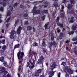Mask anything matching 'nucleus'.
<instances>
[{
  "label": "nucleus",
  "instance_id": "49",
  "mask_svg": "<svg viewBox=\"0 0 77 77\" xmlns=\"http://www.w3.org/2000/svg\"><path fill=\"white\" fill-rule=\"evenodd\" d=\"M37 19H38V18H34L33 20H32V21H33V22H35V21H36V20H37Z\"/></svg>",
  "mask_w": 77,
  "mask_h": 77
},
{
  "label": "nucleus",
  "instance_id": "32",
  "mask_svg": "<svg viewBox=\"0 0 77 77\" xmlns=\"http://www.w3.org/2000/svg\"><path fill=\"white\" fill-rule=\"evenodd\" d=\"M52 46V44L51 43H49V47L51 50V46Z\"/></svg>",
  "mask_w": 77,
  "mask_h": 77
},
{
  "label": "nucleus",
  "instance_id": "44",
  "mask_svg": "<svg viewBox=\"0 0 77 77\" xmlns=\"http://www.w3.org/2000/svg\"><path fill=\"white\" fill-rule=\"evenodd\" d=\"M51 43L53 45H55L56 44V43L54 42H51Z\"/></svg>",
  "mask_w": 77,
  "mask_h": 77
},
{
  "label": "nucleus",
  "instance_id": "38",
  "mask_svg": "<svg viewBox=\"0 0 77 77\" xmlns=\"http://www.w3.org/2000/svg\"><path fill=\"white\" fill-rule=\"evenodd\" d=\"M32 45L33 47H35V46H37L38 44L36 42H35L32 44Z\"/></svg>",
  "mask_w": 77,
  "mask_h": 77
},
{
  "label": "nucleus",
  "instance_id": "29",
  "mask_svg": "<svg viewBox=\"0 0 77 77\" xmlns=\"http://www.w3.org/2000/svg\"><path fill=\"white\" fill-rule=\"evenodd\" d=\"M32 27L30 26H28L27 27V30H32Z\"/></svg>",
  "mask_w": 77,
  "mask_h": 77
},
{
  "label": "nucleus",
  "instance_id": "60",
  "mask_svg": "<svg viewBox=\"0 0 77 77\" xmlns=\"http://www.w3.org/2000/svg\"><path fill=\"white\" fill-rule=\"evenodd\" d=\"M58 77H60V72H59L58 75Z\"/></svg>",
  "mask_w": 77,
  "mask_h": 77
},
{
  "label": "nucleus",
  "instance_id": "14",
  "mask_svg": "<svg viewBox=\"0 0 77 77\" xmlns=\"http://www.w3.org/2000/svg\"><path fill=\"white\" fill-rule=\"evenodd\" d=\"M47 41V40H46V39H44L43 40V42L42 44V47H45V41Z\"/></svg>",
  "mask_w": 77,
  "mask_h": 77
},
{
  "label": "nucleus",
  "instance_id": "55",
  "mask_svg": "<svg viewBox=\"0 0 77 77\" xmlns=\"http://www.w3.org/2000/svg\"><path fill=\"white\" fill-rule=\"evenodd\" d=\"M9 23H7L6 25V27L7 28H8V27H9Z\"/></svg>",
  "mask_w": 77,
  "mask_h": 77
},
{
  "label": "nucleus",
  "instance_id": "13",
  "mask_svg": "<svg viewBox=\"0 0 77 77\" xmlns=\"http://www.w3.org/2000/svg\"><path fill=\"white\" fill-rule=\"evenodd\" d=\"M27 11H25L23 12V17L25 18L26 17H28V14H27Z\"/></svg>",
  "mask_w": 77,
  "mask_h": 77
},
{
  "label": "nucleus",
  "instance_id": "51",
  "mask_svg": "<svg viewBox=\"0 0 77 77\" xmlns=\"http://www.w3.org/2000/svg\"><path fill=\"white\" fill-rule=\"evenodd\" d=\"M18 21H19V20H17L15 22V24L17 25L18 23Z\"/></svg>",
  "mask_w": 77,
  "mask_h": 77
},
{
  "label": "nucleus",
  "instance_id": "33",
  "mask_svg": "<svg viewBox=\"0 0 77 77\" xmlns=\"http://www.w3.org/2000/svg\"><path fill=\"white\" fill-rule=\"evenodd\" d=\"M4 57H2L1 58H0V61H1V62H3L4 61Z\"/></svg>",
  "mask_w": 77,
  "mask_h": 77
},
{
  "label": "nucleus",
  "instance_id": "18",
  "mask_svg": "<svg viewBox=\"0 0 77 77\" xmlns=\"http://www.w3.org/2000/svg\"><path fill=\"white\" fill-rule=\"evenodd\" d=\"M50 35H51V40L52 41L54 40V37L53 36V32H52L51 33H50L49 34Z\"/></svg>",
  "mask_w": 77,
  "mask_h": 77
},
{
  "label": "nucleus",
  "instance_id": "23",
  "mask_svg": "<svg viewBox=\"0 0 77 77\" xmlns=\"http://www.w3.org/2000/svg\"><path fill=\"white\" fill-rule=\"evenodd\" d=\"M56 72V71L53 72L52 71H51L50 72V74L51 75H54V73Z\"/></svg>",
  "mask_w": 77,
  "mask_h": 77
},
{
  "label": "nucleus",
  "instance_id": "64",
  "mask_svg": "<svg viewBox=\"0 0 77 77\" xmlns=\"http://www.w3.org/2000/svg\"><path fill=\"white\" fill-rule=\"evenodd\" d=\"M10 62H11V63H14V60H12L11 61V60H10Z\"/></svg>",
  "mask_w": 77,
  "mask_h": 77
},
{
  "label": "nucleus",
  "instance_id": "9",
  "mask_svg": "<svg viewBox=\"0 0 77 77\" xmlns=\"http://www.w3.org/2000/svg\"><path fill=\"white\" fill-rule=\"evenodd\" d=\"M11 35H10V38L11 39H14L15 38V32L14 30H12L11 33Z\"/></svg>",
  "mask_w": 77,
  "mask_h": 77
},
{
  "label": "nucleus",
  "instance_id": "26",
  "mask_svg": "<svg viewBox=\"0 0 77 77\" xmlns=\"http://www.w3.org/2000/svg\"><path fill=\"white\" fill-rule=\"evenodd\" d=\"M19 47H20V44H18L15 45L14 48L15 49V48H19Z\"/></svg>",
  "mask_w": 77,
  "mask_h": 77
},
{
  "label": "nucleus",
  "instance_id": "56",
  "mask_svg": "<svg viewBox=\"0 0 77 77\" xmlns=\"http://www.w3.org/2000/svg\"><path fill=\"white\" fill-rule=\"evenodd\" d=\"M0 38H1V39H2V38H4V39H5V37L4 36H0Z\"/></svg>",
  "mask_w": 77,
  "mask_h": 77
},
{
  "label": "nucleus",
  "instance_id": "20",
  "mask_svg": "<svg viewBox=\"0 0 77 77\" xmlns=\"http://www.w3.org/2000/svg\"><path fill=\"white\" fill-rule=\"evenodd\" d=\"M0 5H3V6H6V4L5 2H2V1L0 0Z\"/></svg>",
  "mask_w": 77,
  "mask_h": 77
},
{
  "label": "nucleus",
  "instance_id": "62",
  "mask_svg": "<svg viewBox=\"0 0 77 77\" xmlns=\"http://www.w3.org/2000/svg\"><path fill=\"white\" fill-rule=\"evenodd\" d=\"M29 62H30V63H31V65H33V63H32V62H31V60H29Z\"/></svg>",
  "mask_w": 77,
  "mask_h": 77
},
{
  "label": "nucleus",
  "instance_id": "53",
  "mask_svg": "<svg viewBox=\"0 0 77 77\" xmlns=\"http://www.w3.org/2000/svg\"><path fill=\"white\" fill-rule=\"evenodd\" d=\"M66 2V0H63V3H65Z\"/></svg>",
  "mask_w": 77,
  "mask_h": 77
},
{
  "label": "nucleus",
  "instance_id": "6",
  "mask_svg": "<svg viewBox=\"0 0 77 77\" xmlns=\"http://www.w3.org/2000/svg\"><path fill=\"white\" fill-rule=\"evenodd\" d=\"M67 8L69 9V11H67V13H69L70 14H74V11L73 10L69 12L71 10V9H72V4H69Z\"/></svg>",
  "mask_w": 77,
  "mask_h": 77
},
{
  "label": "nucleus",
  "instance_id": "46",
  "mask_svg": "<svg viewBox=\"0 0 77 77\" xmlns=\"http://www.w3.org/2000/svg\"><path fill=\"white\" fill-rule=\"evenodd\" d=\"M1 18H2V14H0V23H2V20H1Z\"/></svg>",
  "mask_w": 77,
  "mask_h": 77
},
{
  "label": "nucleus",
  "instance_id": "59",
  "mask_svg": "<svg viewBox=\"0 0 77 77\" xmlns=\"http://www.w3.org/2000/svg\"><path fill=\"white\" fill-rule=\"evenodd\" d=\"M4 72L5 75H6L7 74V71H5V70Z\"/></svg>",
  "mask_w": 77,
  "mask_h": 77
},
{
  "label": "nucleus",
  "instance_id": "42",
  "mask_svg": "<svg viewBox=\"0 0 77 77\" xmlns=\"http://www.w3.org/2000/svg\"><path fill=\"white\" fill-rule=\"evenodd\" d=\"M10 19H11V17H9L6 20V23H8V22H9V21L10 20Z\"/></svg>",
  "mask_w": 77,
  "mask_h": 77
},
{
  "label": "nucleus",
  "instance_id": "52",
  "mask_svg": "<svg viewBox=\"0 0 77 77\" xmlns=\"http://www.w3.org/2000/svg\"><path fill=\"white\" fill-rule=\"evenodd\" d=\"M59 17H57V19L56 20V21L57 22H59Z\"/></svg>",
  "mask_w": 77,
  "mask_h": 77
},
{
  "label": "nucleus",
  "instance_id": "17",
  "mask_svg": "<svg viewBox=\"0 0 77 77\" xmlns=\"http://www.w3.org/2000/svg\"><path fill=\"white\" fill-rule=\"evenodd\" d=\"M2 68L3 69H2L0 70V73H3L5 70H6V68L4 67H2Z\"/></svg>",
  "mask_w": 77,
  "mask_h": 77
},
{
  "label": "nucleus",
  "instance_id": "1",
  "mask_svg": "<svg viewBox=\"0 0 77 77\" xmlns=\"http://www.w3.org/2000/svg\"><path fill=\"white\" fill-rule=\"evenodd\" d=\"M37 5L36 6L35 5L33 9L32 13L33 14V15H36V14H42L41 15L42 17V21H44L45 19V15L43 14H48V10H45L43 11H41L39 10L40 9H41V6L39 5L38 7H37Z\"/></svg>",
  "mask_w": 77,
  "mask_h": 77
},
{
  "label": "nucleus",
  "instance_id": "24",
  "mask_svg": "<svg viewBox=\"0 0 77 77\" xmlns=\"http://www.w3.org/2000/svg\"><path fill=\"white\" fill-rule=\"evenodd\" d=\"M62 36H63V33H61L60 34V36L59 37V39H62Z\"/></svg>",
  "mask_w": 77,
  "mask_h": 77
},
{
  "label": "nucleus",
  "instance_id": "4",
  "mask_svg": "<svg viewBox=\"0 0 77 77\" xmlns=\"http://www.w3.org/2000/svg\"><path fill=\"white\" fill-rule=\"evenodd\" d=\"M63 71L66 73H67V72H69V73L70 74H72L73 73V71L69 68V66L66 67L64 68Z\"/></svg>",
  "mask_w": 77,
  "mask_h": 77
},
{
  "label": "nucleus",
  "instance_id": "36",
  "mask_svg": "<svg viewBox=\"0 0 77 77\" xmlns=\"http://www.w3.org/2000/svg\"><path fill=\"white\" fill-rule=\"evenodd\" d=\"M75 63V60H73L71 61V64H74Z\"/></svg>",
  "mask_w": 77,
  "mask_h": 77
},
{
  "label": "nucleus",
  "instance_id": "37",
  "mask_svg": "<svg viewBox=\"0 0 77 77\" xmlns=\"http://www.w3.org/2000/svg\"><path fill=\"white\" fill-rule=\"evenodd\" d=\"M70 2L71 4H74L75 3V1L74 0H70Z\"/></svg>",
  "mask_w": 77,
  "mask_h": 77
},
{
  "label": "nucleus",
  "instance_id": "61",
  "mask_svg": "<svg viewBox=\"0 0 77 77\" xmlns=\"http://www.w3.org/2000/svg\"><path fill=\"white\" fill-rule=\"evenodd\" d=\"M28 24V21H26L25 22V24Z\"/></svg>",
  "mask_w": 77,
  "mask_h": 77
},
{
  "label": "nucleus",
  "instance_id": "12",
  "mask_svg": "<svg viewBox=\"0 0 77 77\" xmlns=\"http://www.w3.org/2000/svg\"><path fill=\"white\" fill-rule=\"evenodd\" d=\"M56 63L53 62V64L52 66L51 67V69L53 70V69H54L55 68H56Z\"/></svg>",
  "mask_w": 77,
  "mask_h": 77
},
{
  "label": "nucleus",
  "instance_id": "40",
  "mask_svg": "<svg viewBox=\"0 0 77 77\" xmlns=\"http://www.w3.org/2000/svg\"><path fill=\"white\" fill-rule=\"evenodd\" d=\"M41 71H42L41 70V69H39L37 70V72L38 74H39V73H41Z\"/></svg>",
  "mask_w": 77,
  "mask_h": 77
},
{
  "label": "nucleus",
  "instance_id": "50",
  "mask_svg": "<svg viewBox=\"0 0 77 77\" xmlns=\"http://www.w3.org/2000/svg\"><path fill=\"white\" fill-rule=\"evenodd\" d=\"M18 5V4H17V3H16L15 4H14V5H13V7H15V6H17V5Z\"/></svg>",
  "mask_w": 77,
  "mask_h": 77
},
{
  "label": "nucleus",
  "instance_id": "31",
  "mask_svg": "<svg viewBox=\"0 0 77 77\" xmlns=\"http://www.w3.org/2000/svg\"><path fill=\"white\" fill-rule=\"evenodd\" d=\"M0 11L1 12H3L4 11V8L3 7H0Z\"/></svg>",
  "mask_w": 77,
  "mask_h": 77
},
{
  "label": "nucleus",
  "instance_id": "7",
  "mask_svg": "<svg viewBox=\"0 0 77 77\" xmlns=\"http://www.w3.org/2000/svg\"><path fill=\"white\" fill-rule=\"evenodd\" d=\"M65 8L64 5H62L61 9L62 10L60 11V14H59V15H60L61 17L63 18H64V15L65 14L64 11H63V9Z\"/></svg>",
  "mask_w": 77,
  "mask_h": 77
},
{
  "label": "nucleus",
  "instance_id": "47",
  "mask_svg": "<svg viewBox=\"0 0 77 77\" xmlns=\"http://www.w3.org/2000/svg\"><path fill=\"white\" fill-rule=\"evenodd\" d=\"M70 42V40L69 39V40H67V41H66L65 43H66V44H68V43H69Z\"/></svg>",
  "mask_w": 77,
  "mask_h": 77
},
{
  "label": "nucleus",
  "instance_id": "35",
  "mask_svg": "<svg viewBox=\"0 0 77 77\" xmlns=\"http://www.w3.org/2000/svg\"><path fill=\"white\" fill-rule=\"evenodd\" d=\"M5 44V40L3 39V40H1V44Z\"/></svg>",
  "mask_w": 77,
  "mask_h": 77
},
{
  "label": "nucleus",
  "instance_id": "25",
  "mask_svg": "<svg viewBox=\"0 0 77 77\" xmlns=\"http://www.w3.org/2000/svg\"><path fill=\"white\" fill-rule=\"evenodd\" d=\"M39 59L41 60L42 61H43L44 60V57L42 56H41Z\"/></svg>",
  "mask_w": 77,
  "mask_h": 77
},
{
  "label": "nucleus",
  "instance_id": "16",
  "mask_svg": "<svg viewBox=\"0 0 77 77\" xmlns=\"http://www.w3.org/2000/svg\"><path fill=\"white\" fill-rule=\"evenodd\" d=\"M48 22L45 24V30H47V29H50V26H48Z\"/></svg>",
  "mask_w": 77,
  "mask_h": 77
},
{
  "label": "nucleus",
  "instance_id": "27",
  "mask_svg": "<svg viewBox=\"0 0 77 77\" xmlns=\"http://www.w3.org/2000/svg\"><path fill=\"white\" fill-rule=\"evenodd\" d=\"M57 15V14H56V12L54 11V14H53V17L54 18H55L56 17V15Z\"/></svg>",
  "mask_w": 77,
  "mask_h": 77
},
{
  "label": "nucleus",
  "instance_id": "5",
  "mask_svg": "<svg viewBox=\"0 0 77 77\" xmlns=\"http://www.w3.org/2000/svg\"><path fill=\"white\" fill-rule=\"evenodd\" d=\"M13 12V7L11 6V5H10L8 7V14L7 17H8V16H10L11 14H12Z\"/></svg>",
  "mask_w": 77,
  "mask_h": 77
},
{
  "label": "nucleus",
  "instance_id": "54",
  "mask_svg": "<svg viewBox=\"0 0 77 77\" xmlns=\"http://www.w3.org/2000/svg\"><path fill=\"white\" fill-rule=\"evenodd\" d=\"M65 75L66 77H69V74L68 73H66Z\"/></svg>",
  "mask_w": 77,
  "mask_h": 77
},
{
  "label": "nucleus",
  "instance_id": "22",
  "mask_svg": "<svg viewBox=\"0 0 77 77\" xmlns=\"http://www.w3.org/2000/svg\"><path fill=\"white\" fill-rule=\"evenodd\" d=\"M3 64L5 66H6V67L8 66V65L7 64V62L6 61H4Z\"/></svg>",
  "mask_w": 77,
  "mask_h": 77
},
{
  "label": "nucleus",
  "instance_id": "3",
  "mask_svg": "<svg viewBox=\"0 0 77 77\" xmlns=\"http://www.w3.org/2000/svg\"><path fill=\"white\" fill-rule=\"evenodd\" d=\"M42 3L43 5L42 6L43 8H46L47 6L46 5H48V1H46V0L39 2H35V5H38V4H39V3Z\"/></svg>",
  "mask_w": 77,
  "mask_h": 77
},
{
  "label": "nucleus",
  "instance_id": "39",
  "mask_svg": "<svg viewBox=\"0 0 77 77\" xmlns=\"http://www.w3.org/2000/svg\"><path fill=\"white\" fill-rule=\"evenodd\" d=\"M35 66V64H33V65L31 66H29V68H31L32 69H33V68H34V67Z\"/></svg>",
  "mask_w": 77,
  "mask_h": 77
},
{
  "label": "nucleus",
  "instance_id": "28",
  "mask_svg": "<svg viewBox=\"0 0 77 77\" xmlns=\"http://www.w3.org/2000/svg\"><path fill=\"white\" fill-rule=\"evenodd\" d=\"M57 26H60V27L61 28L63 27V24H61L59 23H57Z\"/></svg>",
  "mask_w": 77,
  "mask_h": 77
},
{
  "label": "nucleus",
  "instance_id": "15",
  "mask_svg": "<svg viewBox=\"0 0 77 77\" xmlns=\"http://www.w3.org/2000/svg\"><path fill=\"white\" fill-rule=\"evenodd\" d=\"M77 28V24L73 25L72 26V30H76Z\"/></svg>",
  "mask_w": 77,
  "mask_h": 77
},
{
  "label": "nucleus",
  "instance_id": "63",
  "mask_svg": "<svg viewBox=\"0 0 77 77\" xmlns=\"http://www.w3.org/2000/svg\"><path fill=\"white\" fill-rule=\"evenodd\" d=\"M57 32L58 33H59V32H60V30L58 29V30H57Z\"/></svg>",
  "mask_w": 77,
  "mask_h": 77
},
{
  "label": "nucleus",
  "instance_id": "43",
  "mask_svg": "<svg viewBox=\"0 0 77 77\" xmlns=\"http://www.w3.org/2000/svg\"><path fill=\"white\" fill-rule=\"evenodd\" d=\"M43 51L44 53H45V52H46L47 50H46L45 48H43Z\"/></svg>",
  "mask_w": 77,
  "mask_h": 77
},
{
  "label": "nucleus",
  "instance_id": "8",
  "mask_svg": "<svg viewBox=\"0 0 77 77\" xmlns=\"http://www.w3.org/2000/svg\"><path fill=\"white\" fill-rule=\"evenodd\" d=\"M32 54H33V55L34 56L35 58H36V56H37V54L36 53V52L31 50V48L30 50V51H29V56L30 57V56H32Z\"/></svg>",
  "mask_w": 77,
  "mask_h": 77
},
{
  "label": "nucleus",
  "instance_id": "11",
  "mask_svg": "<svg viewBox=\"0 0 77 77\" xmlns=\"http://www.w3.org/2000/svg\"><path fill=\"white\" fill-rule=\"evenodd\" d=\"M23 29V27L19 26L18 27V28L17 30V33L18 34V35H20V33H21V30Z\"/></svg>",
  "mask_w": 77,
  "mask_h": 77
},
{
  "label": "nucleus",
  "instance_id": "57",
  "mask_svg": "<svg viewBox=\"0 0 77 77\" xmlns=\"http://www.w3.org/2000/svg\"><path fill=\"white\" fill-rule=\"evenodd\" d=\"M32 60L33 62V64H34L35 65V61H36V60H34V59H33Z\"/></svg>",
  "mask_w": 77,
  "mask_h": 77
},
{
  "label": "nucleus",
  "instance_id": "30",
  "mask_svg": "<svg viewBox=\"0 0 77 77\" xmlns=\"http://www.w3.org/2000/svg\"><path fill=\"white\" fill-rule=\"evenodd\" d=\"M74 33V31H72L71 32H69L68 34H69V35H73Z\"/></svg>",
  "mask_w": 77,
  "mask_h": 77
},
{
  "label": "nucleus",
  "instance_id": "19",
  "mask_svg": "<svg viewBox=\"0 0 77 77\" xmlns=\"http://www.w3.org/2000/svg\"><path fill=\"white\" fill-rule=\"evenodd\" d=\"M54 6L56 8L58 7V6H59V5L58 4V3L57 2H55L54 3Z\"/></svg>",
  "mask_w": 77,
  "mask_h": 77
},
{
  "label": "nucleus",
  "instance_id": "21",
  "mask_svg": "<svg viewBox=\"0 0 77 77\" xmlns=\"http://www.w3.org/2000/svg\"><path fill=\"white\" fill-rule=\"evenodd\" d=\"M70 19V18H69V19ZM70 20H70L69 22L70 23H73L74 22V20H74V17H71Z\"/></svg>",
  "mask_w": 77,
  "mask_h": 77
},
{
  "label": "nucleus",
  "instance_id": "10",
  "mask_svg": "<svg viewBox=\"0 0 77 77\" xmlns=\"http://www.w3.org/2000/svg\"><path fill=\"white\" fill-rule=\"evenodd\" d=\"M29 6H28V5H26V6H23V3H21V5H20V8H21L22 9H28V8H29Z\"/></svg>",
  "mask_w": 77,
  "mask_h": 77
},
{
  "label": "nucleus",
  "instance_id": "58",
  "mask_svg": "<svg viewBox=\"0 0 77 77\" xmlns=\"http://www.w3.org/2000/svg\"><path fill=\"white\" fill-rule=\"evenodd\" d=\"M27 65H28L27 66V67H29V66H30V63H29L28 62L27 63Z\"/></svg>",
  "mask_w": 77,
  "mask_h": 77
},
{
  "label": "nucleus",
  "instance_id": "2",
  "mask_svg": "<svg viewBox=\"0 0 77 77\" xmlns=\"http://www.w3.org/2000/svg\"><path fill=\"white\" fill-rule=\"evenodd\" d=\"M20 52H18L17 54V57H18V59L19 60V71H21V65L22 64V63H23V56L24 55V52H22L21 53L20 55Z\"/></svg>",
  "mask_w": 77,
  "mask_h": 77
},
{
  "label": "nucleus",
  "instance_id": "45",
  "mask_svg": "<svg viewBox=\"0 0 77 77\" xmlns=\"http://www.w3.org/2000/svg\"><path fill=\"white\" fill-rule=\"evenodd\" d=\"M61 65H62L63 66H65V65H66V62H62V64H61Z\"/></svg>",
  "mask_w": 77,
  "mask_h": 77
},
{
  "label": "nucleus",
  "instance_id": "41",
  "mask_svg": "<svg viewBox=\"0 0 77 77\" xmlns=\"http://www.w3.org/2000/svg\"><path fill=\"white\" fill-rule=\"evenodd\" d=\"M2 49L3 50H6V46H3L2 47Z\"/></svg>",
  "mask_w": 77,
  "mask_h": 77
},
{
  "label": "nucleus",
  "instance_id": "34",
  "mask_svg": "<svg viewBox=\"0 0 77 77\" xmlns=\"http://www.w3.org/2000/svg\"><path fill=\"white\" fill-rule=\"evenodd\" d=\"M42 61H41V60L39 59L38 61V64H41V63H42Z\"/></svg>",
  "mask_w": 77,
  "mask_h": 77
},
{
  "label": "nucleus",
  "instance_id": "48",
  "mask_svg": "<svg viewBox=\"0 0 77 77\" xmlns=\"http://www.w3.org/2000/svg\"><path fill=\"white\" fill-rule=\"evenodd\" d=\"M35 77H38V76H39V73H38L37 72L35 73Z\"/></svg>",
  "mask_w": 77,
  "mask_h": 77
}]
</instances>
